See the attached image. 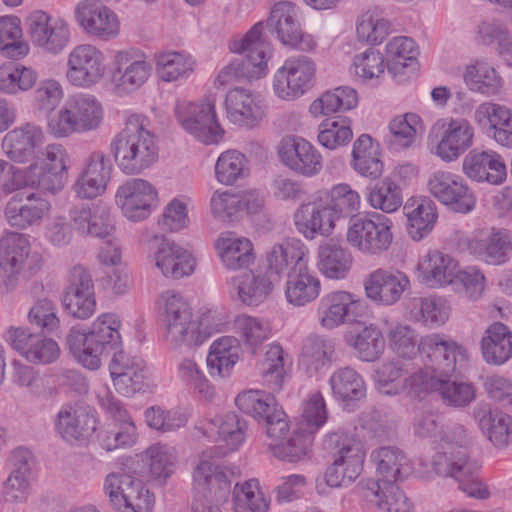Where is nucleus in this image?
<instances>
[{
  "mask_svg": "<svg viewBox=\"0 0 512 512\" xmlns=\"http://www.w3.org/2000/svg\"><path fill=\"white\" fill-rule=\"evenodd\" d=\"M467 443L464 426L449 429L443 437L441 451L431 458V468L439 476L455 479L469 497L486 499L489 491L477 478L479 465L470 459Z\"/></svg>",
  "mask_w": 512,
  "mask_h": 512,
  "instance_id": "nucleus-1",
  "label": "nucleus"
},
{
  "mask_svg": "<svg viewBox=\"0 0 512 512\" xmlns=\"http://www.w3.org/2000/svg\"><path fill=\"white\" fill-rule=\"evenodd\" d=\"M120 327L121 321L115 313H102L87 329L72 327L67 345L79 364L95 371L101 367L103 356L122 350Z\"/></svg>",
  "mask_w": 512,
  "mask_h": 512,
  "instance_id": "nucleus-2",
  "label": "nucleus"
},
{
  "mask_svg": "<svg viewBox=\"0 0 512 512\" xmlns=\"http://www.w3.org/2000/svg\"><path fill=\"white\" fill-rule=\"evenodd\" d=\"M149 125L148 117L131 113L125 118L124 128L111 142L115 161L126 175L141 174L158 159L156 137Z\"/></svg>",
  "mask_w": 512,
  "mask_h": 512,
  "instance_id": "nucleus-3",
  "label": "nucleus"
},
{
  "mask_svg": "<svg viewBox=\"0 0 512 512\" xmlns=\"http://www.w3.org/2000/svg\"><path fill=\"white\" fill-rule=\"evenodd\" d=\"M263 22L256 23L246 35L231 43L234 53L244 55V60H233L224 66L215 79L217 87L231 85L241 78L260 79L268 74V62L272 57V48L263 38Z\"/></svg>",
  "mask_w": 512,
  "mask_h": 512,
  "instance_id": "nucleus-4",
  "label": "nucleus"
},
{
  "mask_svg": "<svg viewBox=\"0 0 512 512\" xmlns=\"http://www.w3.org/2000/svg\"><path fill=\"white\" fill-rule=\"evenodd\" d=\"M323 447L333 458L325 472L326 484L333 488L349 486L363 470L366 451L362 441L339 429L324 436Z\"/></svg>",
  "mask_w": 512,
  "mask_h": 512,
  "instance_id": "nucleus-5",
  "label": "nucleus"
},
{
  "mask_svg": "<svg viewBox=\"0 0 512 512\" xmlns=\"http://www.w3.org/2000/svg\"><path fill=\"white\" fill-rule=\"evenodd\" d=\"M104 121V107L97 96L76 92L68 96L63 106L48 119L47 128L56 138L98 130Z\"/></svg>",
  "mask_w": 512,
  "mask_h": 512,
  "instance_id": "nucleus-6",
  "label": "nucleus"
},
{
  "mask_svg": "<svg viewBox=\"0 0 512 512\" xmlns=\"http://www.w3.org/2000/svg\"><path fill=\"white\" fill-rule=\"evenodd\" d=\"M71 157L60 143L46 145L36 160L15 174L18 186H28L50 194L60 193L68 180Z\"/></svg>",
  "mask_w": 512,
  "mask_h": 512,
  "instance_id": "nucleus-7",
  "label": "nucleus"
},
{
  "mask_svg": "<svg viewBox=\"0 0 512 512\" xmlns=\"http://www.w3.org/2000/svg\"><path fill=\"white\" fill-rule=\"evenodd\" d=\"M155 310L166 331V340L173 348L199 346L201 337L190 304L175 290H166L155 301Z\"/></svg>",
  "mask_w": 512,
  "mask_h": 512,
  "instance_id": "nucleus-8",
  "label": "nucleus"
},
{
  "mask_svg": "<svg viewBox=\"0 0 512 512\" xmlns=\"http://www.w3.org/2000/svg\"><path fill=\"white\" fill-rule=\"evenodd\" d=\"M97 400L109 420L97 434L100 447L111 452L134 446L139 435L136 424L123 402L113 394L108 386H101L97 390Z\"/></svg>",
  "mask_w": 512,
  "mask_h": 512,
  "instance_id": "nucleus-9",
  "label": "nucleus"
},
{
  "mask_svg": "<svg viewBox=\"0 0 512 512\" xmlns=\"http://www.w3.org/2000/svg\"><path fill=\"white\" fill-rule=\"evenodd\" d=\"M43 266V257L31 251L29 237L17 232H8L0 238V269L5 280L0 284V294L14 289L22 273L36 274Z\"/></svg>",
  "mask_w": 512,
  "mask_h": 512,
  "instance_id": "nucleus-10",
  "label": "nucleus"
},
{
  "mask_svg": "<svg viewBox=\"0 0 512 512\" xmlns=\"http://www.w3.org/2000/svg\"><path fill=\"white\" fill-rule=\"evenodd\" d=\"M24 26L31 45L44 54L60 55L71 42L68 21L44 10L31 11Z\"/></svg>",
  "mask_w": 512,
  "mask_h": 512,
  "instance_id": "nucleus-11",
  "label": "nucleus"
},
{
  "mask_svg": "<svg viewBox=\"0 0 512 512\" xmlns=\"http://www.w3.org/2000/svg\"><path fill=\"white\" fill-rule=\"evenodd\" d=\"M107 73L106 56L90 43L75 45L67 54L65 80L77 89L89 90L99 85Z\"/></svg>",
  "mask_w": 512,
  "mask_h": 512,
  "instance_id": "nucleus-12",
  "label": "nucleus"
},
{
  "mask_svg": "<svg viewBox=\"0 0 512 512\" xmlns=\"http://www.w3.org/2000/svg\"><path fill=\"white\" fill-rule=\"evenodd\" d=\"M393 222L383 214L373 212L369 216L354 217L350 220L346 238L348 243L368 256L380 255L393 242Z\"/></svg>",
  "mask_w": 512,
  "mask_h": 512,
  "instance_id": "nucleus-13",
  "label": "nucleus"
},
{
  "mask_svg": "<svg viewBox=\"0 0 512 512\" xmlns=\"http://www.w3.org/2000/svg\"><path fill=\"white\" fill-rule=\"evenodd\" d=\"M316 64L308 56L293 55L286 58L275 71L272 89L284 101H295L308 93L315 83Z\"/></svg>",
  "mask_w": 512,
  "mask_h": 512,
  "instance_id": "nucleus-14",
  "label": "nucleus"
},
{
  "mask_svg": "<svg viewBox=\"0 0 512 512\" xmlns=\"http://www.w3.org/2000/svg\"><path fill=\"white\" fill-rule=\"evenodd\" d=\"M175 115L181 127L204 144L218 143L224 134L215 110V101L207 98L203 102L180 100L175 106Z\"/></svg>",
  "mask_w": 512,
  "mask_h": 512,
  "instance_id": "nucleus-15",
  "label": "nucleus"
},
{
  "mask_svg": "<svg viewBox=\"0 0 512 512\" xmlns=\"http://www.w3.org/2000/svg\"><path fill=\"white\" fill-rule=\"evenodd\" d=\"M235 404L240 411L266 424L268 437L285 439L289 426L285 412L278 407L275 397L262 390H247L239 393Z\"/></svg>",
  "mask_w": 512,
  "mask_h": 512,
  "instance_id": "nucleus-16",
  "label": "nucleus"
},
{
  "mask_svg": "<svg viewBox=\"0 0 512 512\" xmlns=\"http://www.w3.org/2000/svg\"><path fill=\"white\" fill-rule=\"evenodd\" d=\"M419 349L423 364L446 377L464 367L469 360L467 349L443 333L421 337Z\"/></svg>",
  "mask_w": 512,
  "mask_h": 512,
  "instance_id": "nucleus-17",
  "label": "nucleus"
},
{
  "mask_svg": "<svg viewBox=\"0 0 512 512\" xmlns=\"http://www.w3.org/2000/svg\"><path fill=\"white\" fill-rule=\"evenodd\" d=\"M265 26L284 46L302 51H312L316 48L317 43L314 37L302 31L299 8L293 2L275 3Z\"/></svg>",
  "mask_w": 512,
  "mask_h": 512,
  "instance_id": "nucleus-18",
  "label": "nucleus"
},
{
  "mask_svg": "<svg viewBox=\"0 0 512 512\" xmlns=\"http://www.w3.org/2000/svg\"><path fill=\"white\" fill-rule=\"evenodd\" d=\"M226 455L221 447H209L199 455L193 470V486L204 498L221 502L230 494L231 482L219 465V459Z\"/></svg>",
  "mask_w": 512,
  "mask_h": 512,
  "instance_id": "nucleus-19",
  "label": "nucleus"
},
{
  "mask_svg": "<svg viewBox=\"0 0 512 512\" xmlns=\"http://www.w3.org/2000/svg\"><path fill=\"white\" fill-rule=\"evenodd\" d=\"M103 489L111 505L119 511L151 512L155 498L143 483L127 473L113 472L105 477Z\"/></svg>",
  "mask_w": 512,
  "mask_h": 512,
  "instance_id": "nucleus-20",
  "label": "nucleus"
},
{
  "mask_svg": "<svg viewBox=\"0 0 512 512\" xmlns=\"http://www.w3.org/2000/svg\"><path fill=\"white\" fill-rule=\"evenodd\" d=\"M109 372L115 389L123 396L131 397L150 388L152 369L139 356L123 350L115 352L109 364Z\"/></svg>",
  "mask_w": 512,
  "mask_h": 512,
  "instance_id": "nucleus-21",
  "label": "nucleus"
},
{
  "mask_svg": "<svg viewBox=\"0 0 512 512\" xmlns=\"http://www.w3.org/2000/svg\"><path fill=\"white\" fill-rule=\"evenodd\" d=\"M429 193L441 204L459 213H469L476 206V198L466 180L447 170L434 171L428 178Z\"/></svg>",
  "mask_w": 512,
  "mask_h": 512,
  "instance_id": "nucleus-22",
  "label": "nucleus"
},
{
  "mask_svg": "<svg viewBox=\"0 0 512 512\" xmlns=\"http://www.w3.org/2000/svg\"><path fill=\"white\" fill-rule=\"evenodd\" d=\"M99 420L95 410L82 403H66L54 418L56 433L67 443L83 444L97 429Z\"/></svg>",
  "mask_w": 512,
  "mask_h": 512,
  "instance_id": "nucleus-23",
  "label": "nucleus"
},
{
  "mask_svg": "<svg viewBox=\"0 0 512 512\" xmlns=\"http://www.w3.org/2000/svg\"><path fill=\"white\" fill-rule=\"evenodd\" d=\"M152 74L145 54L135 49L117 51L113 57L111 81L117 94H130L142 87Z\"/></svg>",
  "mask_w": 512,
  "mask_h": 512,
  "instance_id": "nucleus-24",
  "label": "nucleus"
},
{
  "mask_svg": "<svg viewBox=\"0 0 512 512\" xmlns=\"http://www.w3.org/2000/svg\"><path fill=\"white\" fill-rule=\"evenodd\" d=\"M63 306L69 315L81 320L90 318L96 311L92 277L82 265H75L67 272Z\"/></svg>",
  "mask_w": 512,
  "mask_h": 512,
  "instance_id": "nucleus-25",
  "label": "nucleus"
},
{
  "mask_svg": "<svg viewBox=\"0 0 512 512\" xmlns=\"http://www.w3.org/2000/svg\"><path fill=\"white\" fill-rule=\"evenodd\" d=\"M112 171L109 157L103 151H93L85 158L72 184V191L78 199H96L106 193Z\"/></svg>",
  "mask_w": 512,
  "mask_h": 512,
  "instance_id": "nucleus-26",
  "label": "nucleus"
},
{
  "mask_svg": "<svg viewBox=\"0 0 512 512\" xmlns=\"http://www.w3.org/2000/svg\"><path fill=\"white\" fill-rule=\"evenodd\" d=\"M280 162L297 175L307 178L318 175L323 169V157L307 139L288 135L277 145Z\"/></svg>",
  "mask_w": 512,
  "mask_h": 512,
  "instance_id": "nucleus-27",
  "label": "nucleus"
},
{
  "mask_svg": "<svg viewBox=\"0 0 512 512\" xmlns=\"http://www.w3.org/2000/svg\"><path fill=\"white\" fill-rule=\"evenodd\" d=\"M367 306L357 295L344 290L332 291L321 297L317 319L322 328L331 330L346 322L356 321Z\"/></svg>",
  "mask_w": 512,
  "mask_h": 512,
  "instance_id": "nucleus-28",
  "label": "nucleus"
},
{
  "mask_svg": "<svg viewBox=\"0 0 512 512\" xmlns=\"http://www.w3.org/2000/svg\"><path fill=\"white\" fill-rule=\"evenodd\" d=\"M157 197V190L150 182L131 178L118 186L115 204L128 220L139 222L149 217Z\"/></svg>",
  "mask_w": 512,
  "mask_h": 512,
  "instance_id": "nucleus-29",
  "label": "nucleus"
},
{
  "mask_svg": "<svg viewBox=\"0 0 512 512\" xmlns=\"http://www.w3.org/2000/svg\"><path fill=\"white\" fill-rule=\"evenodd\" d=\"M265 272L278 284L305 263H309V249L298 238H288L273 244L264 253Z\"/></svg>",
  "mask_w": 512,
  "mask_h": 512,
  "instance_id": "nucleus-30",
  "label": "nucleus"
},
{
  "mask_svg": "<svg viewBox=\"0 0 512 512\" xmlns=\"http://www.w3.org/2000/svg\"><path fill=\"white\" fill-rule=\"evenodd\" d=\"M410 289L409 276L398 269L378 268L370 272L364 279L367 298L383 306L396 304Z\"/></svg>",
  "mask_w": 512,
  "mask_h": 512,
  "instance_id": "nucleus-31",
  "label": "nucleus"
},
{
  "mask_svg": "<svg viewBox=\"0 0 512 512\" xmlns=\"http://www.w3.org/2000/svg\"><path fill=\"white\" fill-rule=\"evenodd\" d=\"M75 21L88 35L103 41L114 39L120 31L116 13L97 0H82L74 10Z\"/></svg>",
  "mask_w": 512,
  "mask_h": 512,
  "instance_id": "nucleus-32",
  "label": "nucleus"
},
{
  "mask_svg": "<svg viewBox=\"0 0 512 512\" xmlns=\"http://www.w3.org/2000/svg\"><path fill=\"white\" fill-rule=\"evenodd\" d=\"M336 221V213L332 212L320 192L313 200L302 203L293 215L296 230L307 240L318 235L328 237L334 231Z\"/></svg>",
  "mask_w": 512,
  "mask_h": 512,
  "instance_id": "nucleus-33",
  "label": "nucleus"
},
{
  "mask_svg": "<svg viewBox=\"0 0 512 512\" xmlns=\"http://www.w3.org/2000/svg\"><path fill=\"white\" fill-rule=\"evenodd\" d=\"M6 341L33 364H50L60 355V348L55 340L40 333H32L27 328L10 327L6 332Z\"/></svg>",
  "mask_w": 512,
  "mask_h": 512,
  "instance_id": "nucleus-34",
  "label": "nucleus"
},
{
  "mask_svg": "<svg viewBox=\"0 0 512 512\" xmlns=\"http://www.w3.org/2000/svg\"><path fill=\"white\" fill-rule=\"evenodd\" d=\"M465 249L477 259L500 265L508 259L512 239L505 229L478 230L463 241Z\"/></svg>",
  "mask_w": 512,
  "mask_h": 512,
  "instance_id": "nucleus-35",
  "label": "nucleus"
},
{
  "mask_svg": "<svg viewBox=\"0 0 512 512\" xmlns=\"http://www.w3.org/2000/svg\"><path fill=\"white\" fill-rule=\"evenodd\" d=\"M155 243L151 248V262L164 277L180 279L193 273L196 262L188 250L163 237L156 236Z\"/></svg>",
  "mask_w": 512,
  "mask_h": 512,
  "instance_id": "nucleus-36",
  "label": "nucleus"
},
{
  "mask_svg": "<svg viewBox=\"0 0 512 512\" xmlns=\"http://www.w3.org/2000/svg\"><path fill=\"white\" fill-rule=\"evenodd\" d=\"M475 140V128L466 118H449L443 124L440 140L433 153L442 161H456L469 150Z\"/></svg>",
  "mask_w": 512,
  "mask_h": 512,
  "instance_id": "nucleus-37",
  "label": "nucleus"
},
{
  "mask_svg": "<svg viewBox=\"0 0 512 512\" xmlns=\"http://www.w3.org/2000/svg\"><path fill=\"white\" fill-rule=\"evenodd\" d=\"M230 122L245 127L256 126L265 116L266 104L261 94L245 88H233L225 97Z\"/></svg>",
  "mask_w": 512,
  "mask_h": 512,
  "instance_id": "nucleus-38",
  "label": "nucleus"
},
{
  "mask_svg": "<svg viewBox=\"0 0 512 512\" xmlns=\"http://www.w3.org/2000/svg\"><path fill=\"white\" fill-rule=\"evenodd\" d=\"M214 249L224 268L237 271L254 263L256 253L252 241L235 231H223L214 241Z\"/></svg>",
  "mask_w": 512,
  "mask_h": 512,
  "instance_id": "nucleus-39",
  "label": "nucleus"
},
{
  "mask_svg": "<svg viewBox=\"0 0 512 512\" xmlns=\"http://www.w3.org/2000/svg\"><path fill=\"white\" fill-rule=\"evenodd\" d=\"M196 430L211 441L222 442L227 454L238 450L245 440L246 422L235 413L219 415L211 420L201 421Z\"/></svg>",
  "mask_w": 512,
  "mask_h": 512,
  "instance_id": "nucleus-40",
  "label": "nucleus"
},
{
  "mask_svg": "<svg viewBox=\"0 0 512 512\" xmlns=\"http://www.w3.org/2000/svg\"><path fill=\"white\" fill-rule=\"evenodd\" d=\"M69 218L82 235L105 238L113 235L115 230L110 209L103 202L74 205L69 211Z\"/></svg>",
  "mask_w": 512,
  "mask_h": 512,
  "instance_id": "nucleus-41",
  "label": "nucleus"
},
{
  "mask_svg": "<svg viewBox=\"0 0 512 512\" xmlns=\"http://www.w3.org/2000/svg\"><path fill=\"white\" fill-rule=\"evenodd\" d=\"M462 170L468 178L479 183L501 185L507 178L504 158L491 149L468 153L463 160Z\"/></svg>",
  "mask_w": 512,
  "mask_h": 512,
  "instance_id": "nucleus-42",
  "label": "nucleus"
},
{
  "mask_svg": "<svg viewBox=\"0 0 512 512\" xmlns=\"http://www.w3.org/2000/svg\"><path fill=\"white\" fill-rule=\"evenodd\" d=\"M458 266L451 255L430 250L420 257L416 271L422 284L429 288H444L454 284Z\"/></svg>",
  "mask_w": 512,
  "mask_h": 512,
  "instance_id": "nucleus-43",
  "label": "nucleus"
},
{
  "mask_svg": "<svg viewBox=\"0 0 512 512\" xmlns=\"http://www.w3.org/2000/svg\"><path fill=\"white\" fill-rule=\"evenodd\" d=\"M360 496L383 512H415V507L398 486L382 487L373 478L362 479L356 486Z\"/></svg>",
  "mask_w": 512,
  "mask_h": 512,
  "instance_id": "nucleus-44",
  "label": "nucleus"
},
{
  "mask_svg": "<svg viewBox=\"0 0 512 512\" xmlns=\"http://www.w3.org/2000/svg\"><path fill=\"white\" fill-rule=\"evenodd\" d=\"M43 142L42 127L28 122L7 132L2 140V148L10 160L26 163L34 158L35 149Z\"/></svg>",
  "mask_w": 512,
  "mask_h": 512,
  "instance_id": "nucleus-45",
  "label": "nucleus"
},
{
  "mask_svg": "<svg viewBox=\"0 0 512 512\" xmlns=\"http://www.w3.org/2000/svg\"><path fill=\"white\" fill-rule=\"evenodd\" d=\"M332 396L344 409L352 411L367 396V384L354 368H337L329 377Z\"/></svg>",
  "mask_w": 512,
  "mask_h": 512,
  "instance_id": "nucleus-46",
  "label": "nucleus"
},
{
  "mask_svg": "<svg viewBox=\"0 0 512 512\" xmlns=\"http://www.w3.org/2000/svg\"><path fill=\"white\" fill-rule=\"evenodd\" d=\"M481 432L497 448L512 442V417L501 410H492L488 404L478 405L473 412Z\"/></svg>",
  "mask_w": 512,
  "mask_h": 512,
  "instance_id": "nucleus-47",
  "label": "nucleus"
},
{
  "mask_svg": "<svg viewBox=\"0 0 512 512\" xmlns=\"http://www.w3.org/2000/svg\"><path fill=\"white\" fill-rule=\"evenodd\" d=\"M371 460L379 477L377 481L382 487L397 486L396 482L406 477L411 470L406 455L396 447L384 446L373 450Z\"/></svg>",
  "mask_w": 512,
  "mask_h": 512,
  "instance_id": "nucleus-48",
  "label": "nucleus"
},
{
  "mask_svg": "<svg viewBox=\"0 0 512 512\" xmlns=\"http://www.w3.org/2000/svg\"><path fill=\"white\" fill-rule=\"evenodd\" d=\"M22 203L17 197H12L5 208V218L10 226L25 229L39 224L48 213L50 204L47 200L31 193Z\"/></svg>",
  "mask_w": 512,
  "mask_h": 512,
  "instance_id": "nucleus-49",
  "label": "nucleus"
},
{
  "mask_svg": "<svg viewBox=\"0 0 512 512\" xmlns=\"http://www.w3.org/2000/svg\"><path fill=\"white\" fill-rule=\"evenodd\" d=\"M239 299L246 305L254 306L263 302L277 284L262 269L250 270L231 279Z\"/></svg>",
  "mask_w": 512,
  "mask_h": 512,
  "instance_id": "nucleus-50",
  "label": "nucleus"
},
{
  "mask_svg": "<svg viewBox=\"0 0 512 512\" xmlns=\"http://www.w3.org/2000/svg\"><path fill=\"white\" fill-rule=\"evenodd\" d=\"M285 298L295 307H303L313 302L320 294L319 278L305 263L295 272L286 277Z\"/></svg>",
  "mask_w": 512,
  "mask_h": 512,
  "instance_id": "nucleus-51",
  "label": "nucleus"
},
{
  "mask_svg": "<svg viewBox=\"0 0 512 512\" xmlns=\"http://www.w3.org/2000/svg\"><path fill=\"white\" fill-rule=\"evenodd\" d=\"M351 167L361 177L378 179L384 170L380 146L368 134L359 136L353 144Z\"/></svg>",
  "mask_w": 512,
  "mask_h": 512,
  "instance_id": "nucleus-52",
  "label": "nucleus"
},
{
  "mask_svg": "<svg viewBox=\"0 0 512 512\" xmlns=\"http://www.w3.org/2000/svg\"><path fill=\"white\" fill-rule=\"evenodd\" d=\"M481 352L486 363L503 365L512 357V331L501 322L491 324L481 339Z\"/></svg>",
  "mask_w": 512,
  "mask_h": 512,
  "instance_id": "nucleus-53",
  "label": "nucleus"
},
{
  "mask_svg": "<svg viewBox=\"0 0 512 512\" xmlns=\"http://www.w3.org/2000/svg\"><path fill=\"white\" fill-rule=\"evenodd\" d=\"M317 258L319 271L329 279H344L351 269V253L334 239L325 240L319 245Z\"/></svg>",
  "mask_w": 512,
  "mask_h": 512,
  "instance_id": "nucleus-54",
  "label": "nucleus"
},
{
  "mask_svg": "<svg viewBox=\"0 0 512 512\" xmlns=\"http://www.w3.org/2000/svg\"><path fill=\"white\" fill-rule=\"evenodd\" d=\"M450 313L449 301L437 295L415 298L409 308L410 319L429 328L443 326L448 321Z\"/></svg>",
  "mask_w": 512,
  "mask_h": 512,
  "instance_id": "nucleus-55",
  "label": "nucleus"
},
{
  "mask_svg": "<svg viewBox=\"0 0 512 512\" xmlns=\"http://www.w3.org/2000/svg\"><path fill=\"white\" fill-rule=\"evenodd\" d=\"M240 356V340L222 336L212 342L207 355V365L212 376H230Z\"/></svg>",
  "mask_w": 512,
  "mask_h": 512,
  "instance_id": "nucleus-56",
  "label": "nucleus"
},
{
  "mask_svg": "<svg viewBox=\"0 0 512 512\" xmlns=\"http://www.w3.org/2000/svg\"><path fill=\"white\" fill-rule=\"evenodd\" d=\"M404 211L408 221V233L413 240L420 241L433 230L438 214L431 199H410L405 204Z\"/></svg>",
  "mask_w": 512,
  "mask_h": 512,
  "instance_id": "nucleus-57",
  "label": "nucleus"
},
{
  "mask_svg": "<svg viewBox=\"0 0 512 512\" xmlns=\"http://www.w3.org/2000/svg\"><path fill=\"white\" fill-rule=\"evenodd\" d=\"M291 364V358L280 344L274 342L268 345L260 368L263 384L271 392L280 391Z\"/></svg>",
  "mask_w": 512,
  "mask_h": 512,
  "instance_id": "nucleus-58",
  "label": "nucleus"
},
{
  "mask_svg": "<svg viewBox=\"0 0 512 512\" xmlns=\"http://www.w3.org/2000/svg\"><path fill=\"white\" fill-rule=\"evenodd\" d=\"M195 60L184 51H164L156 55L158 77L167 83L186 80L194 70Z\"/></svg>",
  "mask_w": 512,
  "mask_h": 512,
  "instance_id": "nucleus-59",
  "label": "nucleus"
},
{
  "mask_svg": "<svg viewBox=\"0 0 512 512\" xmlns=\"http://www.w3.org/2000/svg\"><path fill=\"white\" fill-rule=\"evenodd\" d=\"M357 104L356 90L348 86H340L323 92L313 100L309 106V112L313 117L327 116L353 109Z\"/></svg>",
  "mask_w": 512,
  "mask_h": 512,
  "instance_id": "nucleus-60",
  "label": "nucleus"
},
{
  "mask_svg": "<svg viewBox=\"0 0 512 512\" xmlns=\"http://www.w3.org/2000/svg\"><path fill=\"white\" fill-rule=\"evenodd\" d=\"M389 349L400 359L411 360L420 354L418 334L411 325L400 321H385Z\"/></svg>",
  "mask_w": 512,
  "mask_h": 512,
  "instance_id": "nucleus-61",
  "label": "nucleus"
},
{
  "mask_svg": "<svg viewBox=\"0 0 512 512\" xmlns=\"http://www.w3.org/2000/svg\"><path fill=\"white\" fill-rule=\"evenodd\" d=\"M388 127L390 136L387 143L397 150L411 147L416 138L425 132L422 118L413 112L395 116Z\"/></svg>",
  "mask_w": 512,
  "mask_h": 512,
  "instance_id": "nucleus-62",
  "label": "nucleus"
},
{
  "mask_svg": "<svg viewBox=\"0 0 512 512\" xmlns=\"http://www.w3.org/2000/svg\"><path fill=\"white\" fill-rule=\"evenodd\" d=\"M144 458L148 464L150 478L160 485H163L176 470L177 451L168 444L151 445L144 451Z\"/></svg>",
  "mask_w": 512,
  "mask_h": 512,
  "instance_id": "nucleus-63",
  "label": "nucleus"
},
{
  "mask_svg": "<svg viewBox=\"0 0 512 512\" xmlns=\"http://www.w3.org/2000/svg\"><path fill=\"white\" fill-rule=\"evenodd\" d=\"M334 350L330 341L317 335L309 336L303 343L299 364L312 376L331 365Z\"/></svg>",
  "mask_w": 512,
  "mask_h": 512,
  "instance_id": "nucleus-64",
  "label": "nucleus"
}]
</instances>
